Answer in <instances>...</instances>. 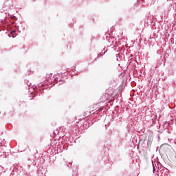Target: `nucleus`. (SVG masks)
Segmentation results:
<instances>
[{
	"label": "nucleus",
	"mask_w": 176,
	"mask_h": 176,
	"mask_svg": "<svg viewBox=\"0 0 176 176\" xmlns=\"http://www.w3.org/2000/svg\"><path fill=\"white\" fill-rule=\"evenodd\" d=\"M64 78L61 75L57 74L53 76L51 74V76L45 80L44 82H41L38 84V90L41 94L43 93V90H47V89H50V87H53V85L58 83V82H63Z\"/></svg>",
	"instance_id": "1"
},
{
	"label": "nucleus",
	"mask_w": 176,
	"mask_h": 176,
	"mask_svg": "<svg viewBox=\"0 0 176 176\" xmlns=\"http://www.w3.org/2000/svg\"><path fill=\"white\" fill-rule=\"evenodd\" d=\"M1 17L2 19L0 21V30H5V28L8 27V21H6L8 16H6V13L2 12Z\"/></svg>",
	"instance_id": "2"
},
{
	"label": "nucleus",
	"mask_w": 176,
	"mask_h": 176,
	"mask_svg": "<svg viewBox=\"0 0 176 176\" xmlns=\"http://www.w3.org/2000/svg\"><path fill=\"white\" fill-rule=\"evenodd\" d=\"M52 146H53L54 148H58V146H60V142L57 141V140H54L52 143Z\"/></svg>",
	"instance_id": "3"
},
{
	"label": "nucleus",
	"mask_w": 176,
	"mask_h": 176,
	"mask_svg": "<svg viewBox=\"0 0 176 176\" xmlns=\"http://www.w3.org/2000/svg\"><path fill=\"white\" fill-rule=\"evenodd\" d=\"M11 35L12 38H14L16 36V31L11 32Z\"/></svg>",
	"instance_id": "4"
},
{
	"label": "nucleus",
	"mask_w": 176,
	"mask_h": 176,
	"mask_svg": "<svg viewBox=\"0 0 176 176\" xmlns=\"http://www.w3.org/2000/svg\"><path fill=\"white\" fill-rule=\"evenodd\" d=\"M78 129L77 126H74L73 128H71V131H73V133Z\"/></svg>",
	"instance_id": "5"
},
{
	"label": "nucleus",
	"mask_w": 176,
	"mask_h": 176,
	"mask_svg": "<svg viewBox=\"0 0 176 176\" xmlns=\"http://www.w3.org/2000/svg\"><path fill=\"white\" fill-rule=\"evenodd\" d=\"M90 113H91V112L87 111V113H85L84 116L85 117H87V116H89V115H90Z\"/></svg>",
	"instance_id": "6"
},
{
	"label": "nucleus",
	"mask_w": 176,
	"mask_h": 176,
	"mask_svg": "<svg viewBox=\"0 0 176 176\" xmlns=\"http://www.w3.org/2000/svg\"><path fill=\"white\" fill-rule=\"evenodd\" d=\"M102 108H100V109H98L97 111H96V113H99V112H101V111H102Z\"/></svg>",
	"instance_id": "7"
},
{
	"label": "nucleus",
	"mask_w": 176,
	"mask_h": 176,
	"mask_svg": "<svg viewBox=\"0 0 176 176\" xmlns=\"http://www.w3.org/2000/svg\"><path fill=\"white\" fill-rule=\"evenodd\" d=\"M54 134H55V135H56V134H58V130L54 131Z\"/></svg>",
	"instance_id": "8"
},
{
	"label": "nucleus",
	"mask_w": 176,
	"mask_h": 176,
	"mask_svg": "<svg viewBox=\"0 0 176 176\" xmlns=\"http://www.w3.org/2000/svg\"><path fill=\"white\" fill-rule=\"evenodd\" d=\"M101 56H102V54H99L98 55V57H101Z\"/></svg>",
	"instance_id": "9"
},
{
	"label": "nucleus",
	"mask_w": 176,
	"mask_h": 176,
	"mask_svg": "<svg viewBox=\"0 0 176 176\" xmlns=\"http://www.w3.org/2000/svg\"><path fill=\"white\" fill-rule=\"evenodd\" d=\"M153 173H155V165L153 164Z\"/></svg>",
	"instance_id": "10"
}]
</instances>
